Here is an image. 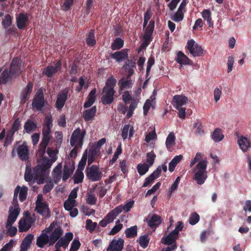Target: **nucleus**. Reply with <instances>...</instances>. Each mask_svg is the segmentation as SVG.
<instances>
[{"mask_svg":"<svg viewBox=\"0 0 251 251\" xmlns=\"http://www.w3.org/2000/svg\"><path fill=\"white\" fill-rule=\"evenodd\" d=\"M53 163V161L50 160L48 157L43 156L40 164H38L33 168L35 177L36 178H40L39 183H44Z\"/></svg>","mask_w":251,"mask_h":251,"instance_id":"1","label":"nucleus"},{"mask_svg":"<svg viewBox=\"0 0 251 251\" xmlns=\"http://www.w3.org/2000/svg\"><path fill=\"white\" fill-rule=\"evenodd\" d=\"M207 161V160H202L200 161L196 166L194 170L195 174L194 179L197 181L199 185L203 184L207 178L206 168Z\"/></svg>","mask_w":251,"mask_h":251,"instance_id":"2","label":"nucleus"},{"mask_svg":"<svg viewBox=\"0 0 251 251\" xmlns=\"http://www.w3.org/2000/svg\"><path fill=\"white\" fill-rule=\"evenodd\" d=\"M36 211L44 217H49L50 215L48 204L43 201V197L41 194L38 195L36 201Z\"/></svg>","mask_w":251,"mask_h":251,"instance_id":"3","label":"nucleus"},{"mask_svg":"<svg viewBox=\"0 0 251 251\" xmlns=\"http://www.w3.org/2000/svg\"><path fill=\"white\" fill-rule=\"evenodd\" d=\"M85 173L88 179L92 181L100 180L102 177V172L100 171L99 166L95 165H93L89 168L87 167Z\"/></svg>","mask_w":251,"mask_h":251,"instance_id":"4","label":"nucleus"},{"mask_svg":"<svg viewBox=\"0 0 251 251\" xmlns=\"http://www.w3.org/2000/svg\"><path fill=\"white\" fill-rule=\"evenodd\" d=\"M85 133L86 131L85 130L81 131L79 128L75 129L71 137V146L74 147L75 145H77L79 146L80 148H81Z\"/></svg>","mask_w":251,"mask_h":251,"instance_id":"5","label":"nucleus"},{"mask_svg":"<svg viewBox=\"0 0 251 251\" xmlns=\"http://www.w3.org/2000/svg\"><path fill=\"white\" fill-rule=\"evenodd\" d=\"M70 90L69 87H66L63 90H61L57 94L55 107L58 110H61L64 106L66 100L68 99Z\"/></svg>","mask_w":251,"mask_h":251,"instance_id":"6","label":"nucleus"},{"mask_svg":"<svg viewBox=\"0 0 251 251\" xmlns=\"http://www.w3.org/2000/svg\"><path fill=\"white\" fill-rule=\"evenodd\" d=\"M186 48L194 57L201 56L203 54V50L201 46L196 43L193 39L187 41Z\"/></svg>","mask_w":251,"mask_h":251,"instance_id":"7","label":"nucleus"},{"mask_svg":"<svg viewBox=\"0 0 251 251\" xmlns=\"http://www.w3.org/2000/svg\"><path fill=\"white\" fill-rule=\"evenodd\" d=\"M45 100L42 90L39 89L36 93L32 102V108L37 111H40L45 105Z\"/></svg>","mask_w":251,"mask_h":251,"instance_id":"8","label":"nucleus"},{"mask_svg":"<svg viewBox=\"0 0 251 251\" xmlns=\"http://www.w3.org/2000/svg\"><path fill=\"white\" fill-rule=\"evenodd\" d=\"M116 91L114 89L103 88L102 89V95L101 98V101L103 105L111 104L114 100V96Z\"/></svg>","mask_w":251,"mask_h":251,"instance_id":"9","label":"nucleus"},{"mask_svg":"<svg viewBox=\"0 0 251 251\" xmlns=\"http://www.w3.org/2000/svg\"><path fill=\"white\" fill-rule=\"evenodd\" d=\"M20 212V208L19 207H14L12 206L9 207V215L6 223V227L8 228V226H12L16 221L19 214Z\"/></svg>","mask_w":251,"mask_h":251,"instance_id":"10","label":"nucleus"},{"mask_svg":"<svg viewBox=\"0 0 251 251\" xmlns=\"http://www.w3.org/2000/svg\"><path fill=\"white\" fill-rule=\"evenodd\" d=\"M62 67V62L61 60H58L55 64V66L50 65L44 68L43 74L48 77H51L55 74Z\"/></svg>","mask_w":251,"mask_h":251,"instance_id":"11","label":"nucleus"},{"mask_svg":"<svg viewBox=\"0 0 251 251\" xmlns=\"http://www.w3.org/2000/svg\"><path fill=\"white\" fill-rule=\"evenodd\" d=\"M19 158L23 161H26L29 158V151L26 142L18 146L16 150Z\"/></svg>","mask_w":251,"mask_h":251,"instance_id":"12","label":"nucleus"},{"mask_svg":"<svg viewBox=\"0 0 251 251\" xmlns=\"http://www.w3.org/2000/svg\"><path fill=\"white\" fill-rule=\"evenodd\" d=\"M28 217L26 219H22L19 222V232H26L31 227L33 223V219L30 216L29 213L26 212Z\"/></svg>","mask_w":251,"mask_h":251,"instance_id":"13","label":"nucleus"},{"mask_svg":"<svg viewBox=\"0 0 251 251\" xmlns=\"http://www.w3.org/2000/svg\"><path fill=\"white\" fill-rule=\"evenodd\" d=\"M188 100L186 96L176 95L174 96L172 104L176 109H178L180 107H183L182 106L187 103Z\"/></svg>","mask_w":251,"mask_h":251,"instance_id":"14","label":"nucleus"},{"mask_svg":"<svg viewBox=\"0 0 251 251\" xmlns=\"http://www.w3.org/2000/svg\"><path fill=\"white\" fill-rule=\"evenodd\" d=\"M21 59L18 57H14L10 65V70L11 74L14 75H18L21 73Z\"/></svg>","mask_w":251,"mask_h":251,"instance_id":"15","label":"nucleus"},{"mask_svg":"<svg viewBox=\"0 0 251 251\" xmlns=\"http://www.w3.org/2000/svg\"><path fill=\"white\" fill-rule=\"evenodd\" d=\"M128 50L123 49L120 51H117L114 53H111L110 56L115 60L117 62H121L128 58Z\"/></svg>","mask_w":251,"mask_h":251,"instance_id":"16","label":"nucleus"},{"mask_svg":"<svg viewBox=\"0 0 251 251\" xmlns=\"http://www.w3.org/2000/svg\"><path fill=\"white\" fill-rule=\"evenodd\" d=\"M75 170L74 162H69L65 164L63 168L62 180L66 181L73 174Z\"/></svg>","mask_w":251,"mask_h":251,"instance_id":"17","label":"nucleus"},{"mask_svg":"<svg viewBox=\"0 0 251 251\" xmlns=\"http://www.w3.org/2000/svg\"><path fill=\"white\" fill-rule=\"evenodd\" d=\"M124 241L120 238L117 241L113 240L107 249V251H122L124 247Z\"/></svg>","mask_w":251,"mask_h":251,"instance_id":"18","label":"nucleus"},{"mask_svg":"<svg viewBox=\"0 0 251 251\" xmlns=\"http://www.w3.org/2000/svg\"><path fill=\"white\" fill-rule=\"evenodd\" d=\"M63 234V230L60 227L55 228L49 236L50 246L54 245L55 242L61 237Z\"/></svg>","mask_w":251,"mask_h":251,"instance_id":"19","label":"nucleus"},{"mask_svg":"<svg viewBox=\"0 0 251 251\" xmlns=\"http://www.w3.org/2000/svg\"><path fill=\"white\" fill-rule=\"evenodd\" d=\"M238 144L243 152H247L251 147V142L246 137L241 136L238 139Z\"/></svg>","mask_w":251,"mask_h":251,"instance_id":"20","label":"nucleus"},{"mask_svg":"<svg viewBox=\"0 0 251 251\" xmlns=\"http://www.w3.org/2000/svg\"><path fill=\"white\" fill-rule=\"evenodd\" d=\"M146 220L148 226L151 228H156L161 223V217L156 214H153L150 219L147 218Z\"/></svg>","mask_w":251,"mask_h":251,"instance_id":"21","label":"nucleus"},{"mask_svg":"<svg viewBox=\"0 0 251 251\" xmlns=\"http://www.w3.org/2000/svg\"><path fill=\"white\" fill-rule=\"evenodd\" d=\"M62 164L60 163L53 169L52 172L53 182L55 184H57L62 178Z\"/></svg>","mask_w":251,"mask_h":251,"instance_id":"22","label":"nucleus"},{"mask_svg":"<svg viewBox=\"0 0 251 251\" xmlns=\"http://www.w3.org/2000/svg\"><path fill=\"white\" fill-rule=\"evenodd\" d=\"M33 238L34 235L33 234H27L22 242L20 251H26L29 249Z\"/></svg>","mask_w":251,"mask_h":251,"instance_id":"23","label":"nucleus"},{"mask_svg":"<svg viewBox=\"0 0 251 251\" xmlns=\"http://www.w3.org/2000/svg\"><path fill=\"white\" fill-rule=\"evenodd\" d=\"M49 236L47 233H42L38 236L36 240V245L39 248H43L46 244L49 243L50 246Z\"/></svg>","mask_w":251,"mask_h":251,"instance_id":"24","label":"nucleus"},{"mask_svg":"<svg viewBox=\"0 0 251 251\" xmlns=\"http://www.w3.org/2000/svg\"><path fill=\"white\" fill-rule=\"evenodd\" d=\"M97 112L96 106H93L89 109L85 110L83 113V118L86 122L94 120Z\"/></svg>","mask_w":251,"mask_h":251,"instance_id":"25","label":"nucleus"},{"mask_svg":"<svg viewBox=\"0 0 251 251\" xmlns=\"http://www.w3.org/2000/svg\"><path fill=\"white\" fill-rule=\"evenodd\" d=\"M25 179L26 181L30 182L32 179H33V181H37L38 184H43V183H39L40 178H36L35 177V176L34 174V172L33 170V173H32L31 170L30 168L28 167V166L26 167V170L25 173Z\"/></svg>","mask_w":251,"mask_h":251,"instance_id":"26","label":"nucleus"},{"mask_svg":"<svg viewBox=\"0 0 251 251\" xmlns=\"http://www.w3.org/2000/svg\"><path fill=\"white\" fill-rule=\"evenodd\" d=\"M176 61L180 65H190L192 61L181 51L178 52Z\"/></svg>","mask_w":251,"mask_h":251,"instance_id":"27","label":"nucleus"},{"mask_svg":"<svg viewBox=\"0 0 251 251\" xmlns=\"http://www.w3.org/2000/svg\"><path fill=\"white\" fill-rule=\"evenodd\" d=\"M28 21V17L24 13H20L16 21L18 28L20 29H24Z\"/></svg>","mask_w":251,"mask_h":251,"instance_id":"28","label":"nucleus"},{"mask_svg":"<svg viewBox=\"0 0 251 251\" xmlns=\"http://www.w3.org/2000/svg\"><path fill=\"white\" fill-rule=\"evenodd\" d=\"M33 88V84L29 82L26 86L24 89L21 94V100L25 102L28 99L30 94L31 93Z\"/></svg>","mask_w":251,"mask_h":251,"instance_id":"29","label":"nucleus"},{"mask_svg":"<svg viewBox=\"0 0 251 251\" xmlns=\"http://www.w3.org/2000/svg\"><path fill=\"white\" fill-rule=\"evenodd\" d=\"M24 127L25 132L30 133L36 130L37 125L35 122L31 120H27L25 123Z\"/></svg>","mask_w":251,"mask_h":251,"instance_id":"30","label":"nucleus"},{"mask_svg":"<svg viewBox=\"0 0 251 251\" xmlns=\"http://www.w3.org/2000/svg\"><path fill=\"white\" fill-rule=\"evenodd\" d=\"M100 151L97 149H90L88 157V165H90L99 156Z\"/></svg>","mask_w":251,"mask_h":251,"instance_id":"31","label":"nucleus"},{"mask_svg":"<svg viewBox=\"0 0 251 251\" xmlns=\"http://www.w3.org/2000/svg\"><path fill=\"white\" fill-rule=\"evenodd\" d=\"M116 207L110 211L104 218L109 224L113 222L117 216L120 213V211Z\"/></svg>","mask_w":251,"mask_h":251,"instance_id":"32","label":"nucleus"},{"mask_svg":"<svg viewBox=\"0 0 251 251\" xmlns=\"http://www.w3.org/2000/svg\"><path fill=\"white\" fill-rule=\"evenodd\" d=\"M201 15L203 19L207 21L209 27H212L213 23L212 21L211 13L209 9H204L201 12Z\"/></svg>","mask_w":251,"mask_h":251,"instance_id":"33","label":"nucleus"},{"mask_svg":"<svg viewBox=\"0 0 251 251\" xmlns=\"http://www.w3.org/2000/svg\"><path fill=\"white\" fill-rule=\"evenodd\" d=\"M124 44V40L119 37L116 38L111 45V49L113 50H119L123 48Z\"/></svg>","mask_w":251,"mask_h":251,"instance_id":"34","label":"nucleus"},{"mask_svg":"<svg viewBox=\"0 0 251 251\" xmlns=\"http://www.w3.org/2000/svg\"><path fill=\"white\" fill-rule=\"evenodd\" d=\"M211 138L215 142H219L224 139V135L221 133V129L217 128L213 132Z\"/></svg>","mask_w":251,"mask_h":251,"instance_id":"35","label":"nucleus"},{"mask_svg":"<svg viewBox=\"0 0 251 251\" xmlns=\"http://www.w3.org/2000/svg\"><path fill=\"white\" fill-rule=\"evenodd\" d=\"M126 237L128 238H133L137 235V227L136 226L127 228L125 232Z\"/></svg>","mask_w":251,"mask_h":251,"instance_id":"36","label":"nucleus"},{"mask_svg":"<svg viewBox=\"0 0 251 251\" xmlns=\"http://www.w3.org/2000/svg\"><path fill=\"white\" fill-rule=\"evenodd\" d=\"M175 140L176 137L174 133L170 132L168 135L165 142V145L168 150H169L170 147L175 145Z\"/></svg>","mask_w":251,"mask_h":251,"instance_id":"37","label":"nucleus"},{"mask_svg":"<svg viewBox=\"0 0 251 251\" xmlns=\"http://www.w3.org/2000/svg\"><path fill=\"white\" fill-rule=\"evenodd\" d=\"M150 167L146 163H140L137 166V170L140 176H143L148 172Z\"/></svg>","mask_w":251,"mask_h":251,"instance_id":"38","label":"nucleus"},{"mask_svg":"<svg viewBox=\"0 0 251 251\" xmlns=\"http://www.w3.org/2000/svg\"><path fill=\"white\" fill-rule=\"evenodd\" d=\"M86 43L88 46H94L96 43V41L95 39V31L94 30L91 29L86 39Z\"/></svg>","mask_w":251,"mask_h":251,"instance_id":"39","label":"nucleus"},{"mask_svg":"<svg viewBox=\"0 0 251 251\" xmlns=\"http://www.w3.org/2000/svg\"><path fill=\"white\" fill-rule=\"evenodd\" d=\"M119 85L120 89L123 90L125 89L131 88L132 85V83L131 80H125L124 78H122L119 80Z\"/></svg>","mask_w":251,"mask_h":251,"instance_id":"40","label":"nucleus"},{"mask_svg":"<svg viewBox=\"0 0 251 251\" xmlns=\"http://www.w3.org/2000/svg\"><path fill=\"white\" fill-rule=\"evenodd\" d=\"M134 203V201H130L124 205H120L116 208L119 210V211H120V213L123 211V210H124L125 212H128L133 207Z\"/></svg>","mask_w":251,"mask_h":251,"instance_id":"41","label":"nucleus"},{"mask_svg":"<svg viewBox=\"0 0 251 251\" xmlns=\"http://www.w3.org/2000/svg\"><path fill=\"white\" fill-rule=\"evenodd\" d=\"M88 157L87 150H86L81 157V160L79 162L78 165V169L77 170L79 171H83L84 169L85 166L86 165L87 159Z\"/></svg>","mask_w":251,"mask_h":251,"instance_id":"42","label":"nucleus"},{"mask_svg":"<svg viewBox=\"0 0 251 251\" xmlns=\"http://www.w3.org/2000/svg\"><path fill=\"white\" fill-rule=\"evenodd\" d=\"M116 79L113 77V75H111L106 80L105 82V85L103 88H112L114 89V87L116 86Z\"/></svg>","mask_w":251,"mask_h":251,"instance_id":"43","label":"nucleus"},{"mask_svg":"<svg viewBox=\"0 0 251 251\" xmlns=\"http://www.w3.org/2000/svg\"><path fill=\"white\" fill-rule=\"evenodd\" d=\"M84 178V174L82 171L76 170L73 176L75 184H78L82 182Z\"/></svg>","mask_w":251,"mask_h":251,"instance_id":"44","label":"nucleus"},{"mask_svg":"<svg viewBox=\"0 0 251 251\" xmlns=\"http://www.w3.org/2000/svg\"><path fill=\"white\" fill-rule=\"evenodd\" d=\"M28 188L26 186L20 187L19 193V200L21 202L25 201L27 197Z\"/></svg>","mask_w":251,"mask_h":251,"instance_id":"45","label":"nucleus"},{"mask_svg":"<svg viewBox=\"0 0 251 251\" xmlns=\"http://www.w3.org/2000/svg\"><path fill=\"white\" fill-rule=\"evenodd\" d=\"M98 224L96 222H93L91 219H87L86 221V229L90 233H92L97 226Z\"/></svg>","mask_w":251,"mask_h":251,"instance_id":"46","label":"nucleus"},{"mask_svg":"<svg viewBox=\"0 0 251 251\" xmlns=\"http://www.w3.org/2000/svg\"><path fill=\"white\" fill-rule=\"evenodd\" d=\"M147 164L151 167L154 163L156 155L153 151L149 152L147 153Z\"/></svg>","mask_w":251,"mask_h":251,"instance_id":"47","label":"nucleus"},{"mask_svg":"<svg viewBox=\"0 0 251 251\" xmlns=\"http://www.w3.org/2000/svg\"><path fill=\"white\" fill-rule=\"evenodd\" d=\"M150 239L147 235H144L140 237L139 239V243L141 247L145 249L148 246Z\"/></svg>","mask_w":251,"mask_h":251,"instance_id":"48","label":"nucleus"},{"mask_svg":"<svg viewBox=\"0 0 251 251\" xmlns=\"http://www.w3.org/2000/svg\"><path fill=\"white\" fill-rule=\"evenodd\" d=\"M176 237H173L171 235V234H169V235L165 237L164 241H163V239H162V243L164 245H171L176 244Z\"/></svg>","mask_w":251,"mask_h":251,"instance_id":"49","label":"nucleus"},{"mask_svg":"<svg viewBox=\"0 0 251 251\" xmlns=\"http://www.w3.org/2000/svg\"><path fill=\"white\" fill-rule=\"evenodd\" d=\"M184 18V13L183 11L177 10L172 17V20L175 22L178 23L181 21Z\"/></svg>","mask_w":251,"mask_h":251,"instance_id":"50","label":"nucleus"},{"mask_svg":"<svg viewBox=\"0 0 251 251\" xmlns=\"http://www.w3.org/2000/svg\"><path fill=\"white\" fill-rule=\"evenodd\" d=\"M56 242L55 245V249H60V247L66 249L69 245L64 237H60Z\"/></svg>","mask_w":251,"mask_h":251,"instance_id":"51","label":"nucleus"},{"mask_svg":"<svg viewBox=\"0 0 251 251\" xmlns=\"http://www.w3.org/2000/svg\"><path fill=\"white\" fill-rule=\"evenodd\" d=\"M122 149L121 148V145H119L116 150V151L114 152V155L112 158L110 160V165H113L117 160L118 156L122 153Z\"/></svg>","mask_w":251,"mask_h":251,"instance_id":"52","label":"nucleus"},{"mask_svg":"<svg viewBox=\"0 0 251 251\" xmlns=\"http://www.w3.org/2000/svg\"><path fill=\"white\" fill-rule=\"evenodd\" d=\"M21 126V121L19 118H17L13 122L11 128L10 129V132L13 134H14L15 132L17 131Z\"/></svg>","mask_w":251,"mask_h":251,"instance_id":"53","label":"nucleus"},{"mask_svg":"<svg viewBox=\"0 0 251 251\" xmlns=\"http://www.w3.org/2000/svg\"><path fill=\"white\" fill-rule=\"evenodd\" d=\"M12 17L9 14L5 16V19L2 21V25L5 28H8L12 25Z\"/></svg>","mask_w":251,"mask_h":251,"instance_id":"54","label":"nucleus"},{"mask_svg":"<svg viewBox=\"0 0 251 251\" xmlns=\"http://www.w3.org/2000/svg\"><path fill=\"white\" fill-rule=\"evenodd\" d=\"M47 152L50 158V160H51V161H53V162H54L57 160V158L56 154L57 153L58 151L52 150L51 149L49 148L47 149Z\"/></svg>","mask_w":251,"mask_h":251,"instance_id":"55","label":"nucleus"},{"mask_svg":"<svg viewBox=\"0 0 251 251\" xmlns=\"http://www.w3.org/2000/svg\"><path fill=\"white\" fill-rule=\"evenodd\" d=\"M118 223H119V220L116 222V225L112 228L109 232V235H115L121 230L123 226V224H118Z\"/></svg>","mask_w":251,"mask_h":251,"instance_id":"56","label":"nucleus"},{"mask_svg":"<svg viewBox=\"0 0 251 251\" xmlns=\"http://www.w3.org/2000/svg\"><path fill=\"white\" fill-rule=\"evenodd\" d=\"M75 200H69L68 199L64 203V207L65 210L69 211V210H71V209L73 208L75 206Z\"/></svg>","mask_w":251,"mask_h":251,"instance_id":"57","label":"nucleus"},{"mask_svg":"<svg viewBox=\"0 0 251 251\" xmlns=\"http://www.w3.org/2000/svg\"><path fill=\"white\" fill-rule=\"evenodd\" d=\"M155 60H154V57L153 56L151 55L148 59V62H147V66L146 69V75H149L151 67L153 66V65L154 64Z\"/></svg>","mask_w":251,"mask_h":251,"instance_id":"58","label":"nucleus"},{"mask_svg":"<svg viewBox=\"0 0 251 251\" xmlns=\"http://www.w3.org/2000/svg\"><path fill=\"white\" fill-rule=\"evenodd\" d=\"M20 189V186H17L14 190L13 200L12 201V204L15 206V207H19L18 205V202L17 200L18 195L19 193V191Z\"/></svg>","mask_w":251,"mask_h":251,"instance_id":"59","label":"nucleus"},{"mask_svg":"<svg viewBox=\"0 0 251 251\" xmlns=\"http://www.w3.org/2000/svg\"><path fill=\"white\" fill-rule=\"evenodd\" d=\"M49 144L41 142L39 145L38 154L41 157H43L46 152L47 146Z\"/></svg>","mask_w":251,"mask_h":251,"instance_id":"60","label":"nucleus"},{"mask_svg":"<svg viewBox=\"0 0 251 251\" xmlns=\"http://www.w3.org/2000/svg\"><path fill=\"white\" fill-rule=\"evenodd\" d=\"M200 220V216L196 212L193 213L189 219V224L191 225H196Z\"/></svg>","mask_w":251,"mask_h":251,"instance_id":"61","label":"nucleus"},{"mask_svg":"<svg viewBox=\"0 0 251 251\" xmlns=\"http://www.w3.org/2000/svg\"><path fill=\"white\" fill-rule=\"evenodd\" d=\"M52 116L51 115L46 116L43 127L52 128Z\"/></svg>","mask_w":251,"mask_h":251,"instance_id":"62","label":"nucleus"},{"mask_svg":"<svg viewBox=\"0 0 251 251\" xmlns=\"http://www.w3.org/2000/svg\"><path fill=\"white\" fill-rule=\"evenodd\" d=\"M81 244L78 240L74 239L72 242L70 251H77Z\"/></svg>","mask_w":251,"mask_h":251,"instance_id":"63","label":"nucleus"},{"mask_svg":"<svg viewBox=\"0 0 251 251\" xmlns=\"http://www.w3.org/2000/svg\"><path fill=\"white\" fill-rule=\"evenodd\" d=\"M53 186V183L51 181H50L44 185L43 189V193L44 194H47L52 189Z\"/></svg>","mask_w":251,"mask_h":251,"instance_id":"64","label":"nucleus"}]
</instances>
